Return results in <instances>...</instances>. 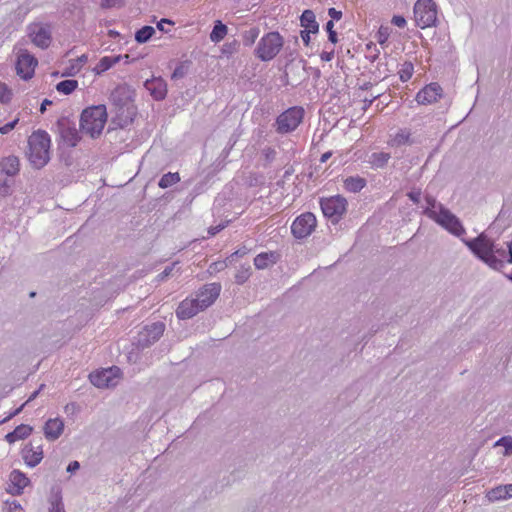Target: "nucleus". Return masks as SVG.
<instances>
[{"label":"nucleus","instance_id":"nucleus-1","mask_svg":"<svg viewBox=\"0 0 512 512\" xmlns=\"http://www.w3.org/2000/svg\"><path fill=\"white\" fill-rule=\"evenodd\" d=\"M466 244L479 258L493 268L502 265V259L512 263V240L507 244L508 253L502 248L494 250L493 243L484 235H480Z\"/></svg>","mask_w":512,"mask_h":512},{"label":"nucleus","instance_id":"nucleus-2","mask_svg":"<svg viewBox=\"0 0 512 512\" xmlns=\"http://www.w3.org/2000/svg\"><path fill=\"white\" fill-rule=\"evenodd\" d=\"M51 139L46 131H34L28 138V158L35 168L44 167L50 160Z\"/></svg>","mask_w":512,"mask_h":512},{"label":"nucleus","instance_id":"nucleus-3","mask_svg":"<svg viewBox=\"0 0 512 512\" xmlns=\"http://www.w3.org/2000/svg\"><path fill=\"white\" fill-rule=\"evenodd\" d=\"M107 122V112L104 105L88 107L81 114V129L92 138L101 134Z\"/></svg>","mask_w":512,"mask_h":512},{"label":"nucleus","instance_id":"nucleus-4","mask_svg":"<svg viewBox=\"0 0 512 512\" xmlns=\"http://www.w3.org/2000/svg\"><path fill=\"white\" fill-rule=\"evenodd\" d=\"M283 44V37L278 32H269L259 40L256 56L262 61H270L278 55Z\"/></svg>","mask_w":512,"mask_h":512},{"label":"nucleus","instance_id":"nucleus-5","mask_svg":"<svg viewBox=\"0 0 512 512\" xmlns=\"http://www.w3.org/2000/svg\"><path fill=\"white\" fill-rule=\"evenodd\" d=\"M437 5L433 0H417L414 5L415 23L421 29L432 27L437 21Z\"/></svg>","mask_w":512,"mask_h":512},{"label":"nucleus","instance_id":"nucleus-6","mask_svg":"<svg viewBox=\"0 0 512 512\" xmlns=\"http://www.w3.org/2000/svg\"><path fill=\"white\" fill-rule=\"evenodd\" d=\"M426 213L454 235L460 236L465 232L458 218L447 209L440 208L439 211L427 210Z\"/></svg>","mask_w":512,"mask_h":512},{"label":"nucleus","instance_id":"nucleus-7","mask_svg":"<svg viewBox=\"0 0 512 512\" xmlns=\"http://www.w3.org/2000/svg\"><path fill=\"white\" fill-rule=\"evenodd\" d=\"M303 117L304 109L302 107L295 106L287 109L277 117V131L288 133L295 130L302 122Z\"/></svg>","mask_w":512,"mask_h":512},{"label":"nucleus","instance_id":"nucleus-8","mask_svg":"<svg viewBox=\"0 0 512 512\" xmlns=\"http://www.w3.org/2000/svg\"><path fill=\"white\" fill-rule=\"evenodd\" d=\"M320 205L323 214L334 222H337L347 209V201L340 195L321 199Z\"/></svg>","mask_w":512,"mask_h":512},{"label":"nucleus","instance_id":"nucleus-9","mask_svg":"<svg viewBox=\"0 0 512 512\" xmlns=\"http://www.w3.org/2000/svg\"><path fill=\"white\" fill-rule=\"evenodd\" d=\"M317 224L316 217L311 212H306L293 221L291 225V232L297 239H303L311 235L315 230Z\"/></svg>","mask_w":512,"mask_h":512},{"label":"nucleus","instance_id":"nucleus-10","mask_svg":"<svg viewBox=\"0 0 512 512\" xmlns=\"http://www.w3.org/2000/svg\"><path fill=\"white\" fill-rule=\"evenodd\" d=\"M121 378V370L118 367H111L95 371L89 375L91 383L98 388H110L117 385Z\"/></svg>","mask_w":512,"mask_h":512},{"label":"nucleus","instance_id":"nucleus-11","mask_svg":"<svg viewBox=\"0 0 512 512\" xmlns=\"http://www.w3.org/2000/svg\"><path fill=\"white\" fill-rule=\"evenodd\" d=\"M38 60L26 50L19 53L16 61V73L23 80H30L35 73Z\"/></svg>","mask_w":512,"mask_h":512},{"label":"nucleus","instance_id":"nucleus-12","mask_svg":"<svg viewBox=\"0 0 512 512\" xmlns=\"http://www.w3.org/2000/svg\"><path fill=\"white\" fill-rule=\"evenodd\" d=\"M29 36L31 41L38 47L45 49L51 44V31L48 25L32 24L29 27Z\"/></svg>","mask_w":512,"mask_h":512},{"label":"nucleus","instance_id":"nucleus-13","mask_svg":"<svg viewBox=\"0 0 512 512\" xmlns=\"http://www.w3.org/2000/svg\"><path fill=\"white\" fill-rule=\"evenodd\" d=\"M30 484V479L18 469H14L10 472L9 482L6 491L13 495L19 496L23 494L25 487Z\"/></svg>","mask_w":512,"mask_h":512},{"label":"nucleus","instance_id":"nucleus-14","mask_svg":"<svg viewBox=\"0 0 512 512\" xmlns=\"http://www.w3.org/2000/svg\"><path fill=\"white\" fill-rule=\"evenodd\" d=\"M442 97V88L438 83H430L416 94V101L421 105L437 102Z\"/></svg>","mask_w":512,"mask_h":512},{"label":"nucleus","instance_id":"nucleus-15","mask_svg":"<svg viewBox=\"0 0 512 512\" xmlns=\"http://www.w3.org/2000/svg\"><path fill=\"white\" fill-rule=\"evenodd\" d=\"M221 285L219 283H211L205 285L198 293L197 300L202 310L212 305L220 295Z\"/></svg>","mask_w":512,"mask_h":512},{"label":"nucleus","instance_id":"nucleus-16","mask_svg":"<svg viewBox=\"0 0 512 512\" xmlns=\"http://www.w3.org/2000/svg\"><path fill=\"white\" fill-rule=\"evenodd\" d=\"M202 311L197 298L185 299L177 307L176 315L179 319H189Z\"/></svg>","mask_w":512,"mask_h":512},{"label":"nucleus","instance_id":"nucleus-17","mask_svg":"<svg viewBox=\"0 0 512 512\" xmlns=\"http://www.w3.org/2000/svg\"><path fill=\"white\" fill-rule=\"evenodd\" d=\"M144 86L155 100H163L166 97L167 84L162 78L158 77L147 80Z\"/></svg>","mask_w":512,"mask_h":512},{"label":"nucleus","instance_id":"nucleus-18","mask_svg":"<svg viewBox=\"0 0 512 512\" xmlns=\"http://www.w3.org/2000/svg\"><path fill=\"white\" fill-rule=\"evenodd\" d=\"M64 430V422L60 418H53L46 421L44 435L48 440L58 439Z\"/></svg>","mask_w":512,"mask_h":512},{"label":"nucleus","instance_id":"nucleus-19","mask_svg":"<svg viewBox=\"0 0 512 512\" xmlns=\"http://www.w3.org/2000/svg\"><path fill=\"white\" fill-rule=\"evenodd\" d=\"M165 325L162 322H155L145 326L141 334L145 337L146 344L157 341L164 333Z\"/></svg>","mask_w":512,"mask_h":512},{"label":"nucleus","instance_id":"nucleus-20","mask_svg":"<svg viewBox=\"0 0 512 512\" xmlns=\"http://www.w3.org/2000/svg\"><path fill=\"white\" fill-rule=\"evenodd\" d=\"M20 162L16 156H7L0 160V171L7 176H15L19 173Z\"/></svg>","mask_w":512,"mask_h":512},{"label":"nucleus","instance_id":"nucleus-21","mask_svg":"<svg viewBox=\"0 0 512 512\" xmlns=\"http://www.w3.org/2000/svg\"><path fill=\"white\" fill-rule=\"evenodd\" d=\"M32 430L31 426L27 424H20L12 432L6 435V440L9 444H13L18 440H23L29 437Z\"/></svg>","mask_w":512,"mask_h":512},{"label":"nucleus","instance_id":"nucleus-22","mask_svg":"<svg viewBox=\"0 0 512 512\" xmlns=\"http://www.w3.org/2000/svg\"><path fill=\"white\" fill-rule=\"evenodd\" d=\"M279 255L276 252H263L254 258V265L257 269H265L278 261Z\"/></svg>","mask_w":512,"mask_h":512},{"label":"nucleus","instance_id":"nucleus-23","mask_svg":"<svg viewBox=\"0 0 512 512\" xmlns=\"http://www.w3.org/2000/svg\"><path fill=\"white\" fill-rule=\"evenodd\" d=\"M301 26L308 32L316 33L319 25L312 10H305L300 17Z\"/></svg>","mask_w":512,"mask_h":512},{"label":"nucleus","instance_id":"nucleus-24","mask_svg":"<svg viewBox=\"0 0 512 512\" xmlns=\"http://www.w3.org/2000/svg\"><path fill=\"white\" fill-rule=\"evenodd\" d=\"M49 512H66L62 501L61 489L53 487L49 498Z\"/></svg>","mask_w":512,"mask_h":512},{"label":"nucleus","instance_id":"nucleus-25","mask_svg":"<svg viewBox=\"0 0 512 512\" xmlns=\"http://www.w3.org/2000/svg\"><path fill=\"white\" fill-rule=\"evenodd\" d=\"M120 60H121V56L120 55H117V56H104V57H102L99 60V62L95 66L94 72L96 74L100 75V74L106 72L107 70H109L110 68H112L117 63H119Z\"/></svg>","mask_w":512,"mask_h":512},{"label":"nucleus","instance_id":"nucleus-26","mask_svg":"<svg viewBox=\"0 0 512 512\" xmlns=\"http://www.w3.org/2000/svg\"><path fill=\"white\" fill-rule=\"evenodd\" d=\"M343 185L348 192L357 193L366 186V180L360 176H350L344 179Z\"/></svg>","mask_w":512,"mask_h":512},{"label":"nucleus","instance_id":"nucleus-27","mask_svg":"<svg viewBox=\"0 0 512 512\" xmlns=\"http://www.w3.org/2000/svg\"><path fill=\"white\" fill-rule=\"evenodd\" d=\"M43 457V450H26L22 455L25 464L30 468L37 466Z\"/></svg>","mask_w":512,"mask_h":512},{"label":"nucleus","instance_id":"nucleus-28","mask_svg":"<svg viewBox=\"0 0 512 512\" xmlns=\"http://www.w3.org/2000/svg\"><path fill=\"white\" fill-rule=\"evenodd\" d=\"M228 33V28L220 20L215 21L214 27L210 33V40L214 43L222 41Z\"/></svg>","mask_w":512,"mask_h":512},{"label":"nucleus","instance_id":"nucleus-29","mask_svg":"<svg viewBox=\"0 0 512 512\" xmlns=\"http://www.w3.org/2000/svg\"><path fill=\"white\" fill-rule=\"evenodd\" d=\"M411 133L407 129L397 132L388 142L391 147H400L410 142Z\"/></svg>","mask_w":512,"mask_h":512},{"label":"nucleus","instance_id":"nucleus-30","mask_svg":"<svg viewBox=\"0 0 512 512\" xmlns=\"http://www.w3.org/2000/svg\"><path fill=\"white\" fill-rule=\"evenodd\" d=\"M155 34V29L152 26H143L135 33V40L137 43L143 44L149 41Z\"/></svg>","mask_w":512,"mask_h":512},{"label":"nucleus","instance_id":"nucleus-31","mask_svg":"<svg viewBox=\"0 0 512 512\" xmlns=\"http://www.w3.org/2000/svg\"><path fill=\"white\" fill-rule=\"evenodd\" d=\"M78 88L77 80H63L56 85V90L64 95L73 93Z\"/></svg>","mask_w":512,"mask_h":512},{"label":"nucleus","instance_id":"nucleus-32","mask_svg":"<svg viewBox=\"0 0 512 512\" xmlns=\"http://www.w3.org/2000/svg\"><path fill=\"white\" fill-rule=\"evenodd\" d=\"M180 181V175L178 172L172 173H166L164 174L161 179L159 180V187L162 189L168 188Z\"/></svg>","mask_w":512,"mask_h":512},{"label":"nucleus","instance_id":"nucleus-33","mask_svg":"<svg viewBox=\"0 0 512 512\" xmlns=\"http://www.w3.org/2000/svg\"><path fill=\"white\" fill-rule=\"evenodd\" d=\"M390 154L386 152L373 153L370 157V164L373 167L380 168L387 164Z\"/></svg>","mask_w":512,"mask_h":512},{"label":"nucleus","instance_id":"nucleus-34","mask_svg":"<svg viewBox=\"0 0 512 512\" xmlns=\"http://www.w3.org/2000/svg\"><path fill=\"white\" fill-rule=\"evenodd\" d=\"M87 61V57L85 55H82L81 57H78L73 61V64L69 68H66V70L62 73V76H74L76 75L82 65Z\"/></svg>","mask_w":512,"mask_h":512},{"label":"nucleus","instance_id":"nucleus-35","mask_svg":"<svg viewBox=\"0 0 512 512\" xmlns=\"http://www.w3.org/2000/svg\"><path fill=\"white\" fill-rule=\"evenodd\" d=\"M505 489L506 488H505L504 485H500L498 487H495V488L491 489L490 491H488L486 497L488 498V500L490 502H495V501H498V500L507 499Z\"/></svg>","mask_w":512,"mask_h":512},{"label":"nucleus","instance_id":"nucleus-36","mask_svg":"<svg viewBox=\"0 0 512 512\" xmlns=\"http://www.w3.org/2000/svg\"><path fill=\"white\" fill-rule=\"evenodd\" d=\"M413 73L414 66L411 62H404L398 71L399 78L402 82L409 81L412 78Z\"/></svg>","mask_w":512,"mask_h":512},{"label":"nucleus","instance_id":"nucleus-37","mask_svg":"<svg viewBox=\"0 0 512 512\" xmlns=\"http://www.w3.org/2000/svg\"><path fill=\"white\" fill-rule=\"evenodd\" d=\"M12 90L8 87L7 84L0 82V102L1 103H9L12 99Z\"/></svg>","mask_w":512,"mask_h":512},{"label":"nucleus","instance_id":"nucleus-38","mask_svg":"<svg viewBox=\"0 0 512 512\" xmlns=\"http://www.w3.org/2000/svg\"><path fill=\"white\" fill-rule=\"evenodd\" d=\"M2 512H24L23 508L21 507L20 503L13 500V501H5L4 506L2 509Z\"/></svg>","mask_w":512,"mask_h":512},{"label":"nucleus","instance_id":"nucleus-39","mask_svg":"<svg viewBox=\"0 0 512 512\" xmlns=\"http://www.w3.org/2000/svg\"><path fill=\"white\" fill-rule=\"evenodd\" d=\"M64 138L68 141L70 146H76L79 141L78 132L76 129H69L65 132Z\"/></svg>","mask_w":512,"mask_h":512},{"label":"nucleus","instance_id":"nucleus-40","mask_svg":"<svg viewBox=\"0 0 512 512\" xmlns=\"http://www.w3.org/2000/svg\"><path fill=\"white\" fill-rule=\"evenodd\" d=\"M326 30L328 32V39H329V41L331 43H333V44H336L338 39H337V33L334 30V22L332 20H329L326 23Z\"/></svg>","mask_w":512,"mask_h":512},{"label":"nucleus","instance_id":"nucleus-41","mask_svg":"<svg viewBox=\"0 0 512 512\" xmlns=\"http://www.w3.org/2000/svg\"><path fill=\"white\" fill-rule=\"evenodd\" d=\"M388 38H389L388 28L380 27L377 32V36H376L378 43L383 45L387 42Z\"/></svg>","mask_w":512,"mask_h":512},{"label":"nucleus","instance_id":"nucleus-42","mask_svg":"<svg viewBox=\"0 0 512 512\" xmlns=\"http://www.w3.org/2000/svg\"><path fill=\"white\" fill-rule=\"evenodd\" d=\"M19 122V118H15L13 121L6 123L0 127V134H8L11 132Z\"/></svg>","mask_w":512,"mask_h":512},{"label":"nucleus","instance_id":"nucleus-43","mask_svg":"<svg viewBox=\"0 0 512 512\" xmlns=\"http://www.w3.org/2000/svg\"><path fill=\"white\" fill-rule=\"evenodd\" d=\"M392 24L399 28H403L406 25V20L403 16L400 15H394L391 20Z\"/></svg>","mask_w":512,"mask_h":512},{"label":"nucleus","instance_id":"nucleus-44","mask_svg":"<svg viewBox=\"0 0 512 512\" xmlns=\"http://www.w3.org/2000/svg\"><path fill=\"white\" fill-rule=\"evenodd\" d=\"M495 446H503L504 448H512V438L503 437L496 441Z\"/></svg>","mask_w":512,"mask_h":512},{"label":"nucleus","instance_id":"nucleus-45","mask_svg":"<svg viewBox=\"0 0 512 512\" xmlns=\"http://www.w3.org/2000/svg\"><path fill=\"white\" fill-rule=\"evenodd\" d=\"M328 14H329V16L332 18V19H331L332 21H333V20H337V21H338V20H340V19H341V17H342V12H341V11L336 10L335 8H330V9L328 10Z\"/></svg>","mask_w":512,"mask_h":512},{"label":"nucleus","instance_id":"nucleus-46","mask_svg":"<svg viewBox=\"0 0 512 512\" xmlns=\"http://www.w3.org/2000/svg\"><path fill=\"white\" fill-rule=\"evenodd\" d=\"M334 57V51H323L321 54H320V58L322 61H325V62H329L333 59Z\"/></svg>","mask_w":512,"mask_h":512},{"label":"nucleus","instance_id":"nucleus-47","mask_svg":"<svg viewBox=\"0 0 512 512\" xmlns=\"http://www.w3.org/2000/svg\"><path fill=\"white\" fill-rule=\"evenodd\" d=\"M224 228H225V224H221V225H217V226H211L208 229V234L210 236H215L217 233H219Z\"/></svg>","mask_w":512,"mask_h":512},{"label":"nucleus","instance_id":"nucleus-48","mask_svg":"<svg viewBox=\"0 0 512 512\" xmlns=\"http://www.w3.org/2000/svg\"><path fill=\"white\" fill-rule=\"evenodd\" d=\"M164 24H169V25H173L174 22L169 20V19H166V18H163L161 19L158 23H157V28L160 30V31H163V32H166L165 28H164Z\"/></svg>","mask_w":512,"mask_h":512},{"label":"nucleus","instance_id":"nucleus-49","mask_svg":"<svg viewBox=\"0 0 512 512\" xmlns=\"http://www.w3.org/2000/svg\"><path fill=\"white\" fill-rule=\"evenodd\" d=\"M248 270H245L243 272H240L236 275V281L237 283L239 284H242L246 281V279L248 278Z\"/></svg>","mask_w":512,"mask_h":512},{"label":"nucleus","instance_id":"nucleus-50","mask_svg":"<svg viewBox=\"0 0 512 512\" xmlns=\"http://www.w3.org/2000/svg\"><path fill=\"white\" fill-rule=\"evenodd\" d=\"M80 468V464L78 461H72L69 463V465L67 466V472L69 473H74L76 472L78 469Z\"/></svg>","mask_w":512,"mask_h":512},{"label":"nucleus","instance_id":"nucleus-51","mask_svg":"<svg viewBox=\"0 0 512 512\" xmlns=\"http://www.w3.org/2000/svg\"><path fill=\"white\" fill-rule=\"evenodd\" d=\"M117 3H118L117 0H102L101 6L103 8H111V7L116 6Z\"/></svg>","mask_w":512,"mask_h":512},{"label":"nucleus","instance_id":"nucleus-52","mask_svg":"<svg viewBox=\"0 0 512 512\" xmlns=\"http://www.w3.org/2000/svg\"><path fill=\"white\" fill-rule=\"evenodd\" d=\"M310 33L311 32H308V30L301 31V38L306 46L310 43Z\"/></svg>","mask_w":512,"mask_h":512},{"label":"nucleus","instance_id":"nucleus-53","mask_svg":"<svg viewBox=\"0 0 512 512\" xmlns=\"http://www.w3.org/2000/svg\"><path fill=\"white\" fill-rule=\"evenodd\" d=\"M51 104H52V101H51V100L45 99V100L42 102L41 106H40V112H41V113H44V112L46 111V107H47L48 105H51Z\"/></svg>","mask_w":512,"mask_h":512},{"label":"nucleus","instance_id":"nucleus-54","mask_svg":"<svg viewBox=\"0 0 512 512\" xmlns=\"http://www.w3.org/2000/svg\"><path fill=\"white\" fill-rule=\"evenodd\" d=\"M505 486V491H506V496L507 498H510L512 497V484H507V485H504Z\"/></svg>","mask_w":512,"mask_h":512},{"label":"nucleus","instance_id":"nucleus-55","mask_svg":"<svg viewBox=\"0 0 512 512\" xmlns=\"http://www.w3.org/2000/svg\"><path fill=\"white\" fill-rule=\"evenodd\" d=\"M332 153L331 152H326L324 153L322 156H321V159L320 161L322 163H325L330 157H331Z\"/></svg>","mask_w":512,"mask_h":512},{"label":"nucleus","instance_id":"nucleus-56","mask_svg":"<svg viewBox=\"0 0 512 512\" xmlns=\"http://www.w3.org/2000/svg\"><path fill=\"white\" fill-rule=\"evenodd\" d=\"M247 253V250L245 248L237 250L234 252L231 256L237 255V256H244Z\"/></svg>","mask_w":512,"mask_h":512},{"label":"nucleus","instance_id":"nucleus-57","mask_svg":"<svg viewBox=\"0 0 512 512\" xmlns=\"http://www.w3.org/2000/svg\"><path fill=\"white\" fill-rule=\"evenodd\" d=\"M172 269H173L172 267L166 268V269L163 271V275H164V276H168V275L171 273Z\"/></svg>","mask_w":512,"mask_h":512},{"label":"nucleus","instance_id":"nucleus-58","mask_svg":"<svg viewBox=\"0 0 512 512\" xmlns=\"http://www.w3.org/2000/svg\"><path fill=\"white\" fill-rule=\"evenodd\" d=\"M25 404L26 403L22 404L18 409H16V411L13 413V415H16V414L20 413Z\"/></svg>","mask_w":512,"mask_h":512},{"label":"nucleus","instance_id":"nucleus-59","mask_svg":"<svg viewBox=\"0 0 512 512\" xmlns=\"http://www.w3.org/2000/svg\"><path fill=\"white\" fill-rule=\"evenodd\" d=\"M409 197L414 201V202H417L418 201V198L416 195H414L413 193H410L409 194Z\"/></svg>","mask_w":512,"mask_h":512},{"label":"nucleus","instance_id":"nucleus-60","mask_svg":"<svg viewBox=\"0 0 512 512\" xmlns=\"http://www.w3.org/2000/svg\"><path fill=\"white\" fill-rule=\"evenodd\" d=\"M512 453V450H504V456H509Z\"/></svg>","mask_w":512,"mask_h":512},{"label":"nucleus","instance_id":"nucleus-61","mask_svg":"<svg viewBox=\"0 0 512 512\" xmlns=\"http://www.w3.org/2000/svg\"><path fill=\"white\" fill-rule=\"evenodd\" d=\"M36 395H37V392L33 393L32 396L26 401V403L29 402L30 400H32L33 398H35Z\"/></svg>","mask_w":512,"mask_h":512},{"label":"nucleus","instance_id":"nucleus-62","mask_svg":"<svg viewBox=\"0 0 512 512\" xmlns=\"http://www.w3.org/2000/svg\"><path fill=\"white\" fill-rule=\"evenodd\" d=\"M30 296H31V297H34V296H35V292H32V293L30 294Z\"/></svg>","mask_w":512,"mask_h":512},{"label":"nucleus","instance_id":"nucleus-63","mask_svg":"<svg viewBox=\"0 0 512 512\" xmlns=\"http://www.w3.org/2000/svg\"><path fill=\"white\" fill-rule=\"evenodd\" d=\"M510 279L512 280V275L510 276Z\"/></svg>","mask_w":512,"mask_h":512}]
</instances>
